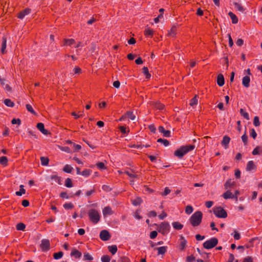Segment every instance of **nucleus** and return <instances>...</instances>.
<instances>
[{
  "label": "nucleus",
  "instance_id": "1",
  "mask_svg": "<svg viewBox=\"0 0 262 262\" xmlns=\"http://www.w3.org/2000/svg\"><path fill=\"white\" fill-rule=\"evenodd\" d=\"M195 148L194 145H188L181 146L179 149L176 150L174 152V155L179 159H182L183 157L193 150Z\"/></svg>",
  "mask_w": 262,
  "mask_h": 262
},
{
  "label": "nucleus",
  "instance_id": "2",
  "mask_svg": "<svg viewBox=\"0 0 262 262\" xmlns=\"http://www.w3.org/2000/svg\"><path fill=\"white\" fill-rule=\"evenodd\" d=\"M203 213L200 211L195 212L190 217L189 222L193 227L199 226L202 220Z\"/></svg>",
  "mask_w": 262,
  "mask_h": 262
},
{
  "label": "nucleus",
  "instance_id": "3",
  "mask_svg": "<svg viewBox=\"0 0 262 262\" xmlns=\"http://www.w3.org/2000/svg\"><path fill=\"white\" fill-rule=\"evenodd\" d=\"M90 220L94 224L98 223L100 219V215L98 211L95 209H91L88 211Z\"/></svg>",
  "mask_w": 262,
  "mask_h": 262
},
{
  "label": "nucleus",
  "instance_id": "4",
  "mask_svg": "<svg viewBox=\"0 0 262 262\" xmlns=\"http://www.w3.org/2000/svg\"><path fill=\"white\" fill-rule=\"evenodd\" d=\"M218 244V239L216 237H212L203 243V247L206 249H210L215 247Z\"/></svg>",
  "mask_w": 262,
  "mask_h": 262
},
{
  "label": "nucleus",
  "instance_id": "5",
  "mask_svg": "<svg viewBox=\"0 0 262 262\" xmlns=\"http://www.w3.org/2000/svg\"><path fill=\"white\" fill-rule=\"evenodd\" d=\"M170 225L168 222H164L161 223L157 228L158 231L162 234H167L170 230Z\"/></svg>",
  "mask_w": 262,
  "mask_h": 262
},
{
  "label": "nucleus",
  "instance_id": "6",
  "mask_svg": "<svg viewBox=\"0 0 262 262\" xmlns=\"http://www.w3.org/2000/svg\"><path fill=\"white\" fill-rule=\"evenodd\" d=\"M213 213L219 218H226L227 216V213L225 210L220 206L214 208Z\"/></svg>",
  "mask_w": 262,
  "mask_h": 262
},
{
  "label": "nucleus",
  "instance_id": "7",
  "mask_svg": "<svg viewBox=\"0 0 262 262\" xmlns=\"http://www.w3.org/2000/svg\"><path fill=\"white\" fill-rule=\"evenodd\" d=\"M50 243L49 239H43L41 241L40 247L43 251H47L49 250Z\"/></svg>",
  "mask_w": 262,
  "mask_h": 262
},
{
  "label": "nucleus",
  "instance_id": "8",
  "mask_svg": "<svg viewBox=\"0 0 262 262\" xmlns=\"http://www.w3.org/2000/svg\"><path fill=\"white\" fill-rule=\"evenodd\" d=\"M100 238L103 241H106L111 238V235L108 231L103 230L100 232Z\"/></svg>",
  "mask_w": 262,
  "mask_h": 262
},
{
  "label": "nucleus",
  "instance_id": "9",
  "mask_svg": "<svg viewBox=\"0 0 262 262\" xmlns=\"http://www.w3.org/2000/svg\"><path fill=\"white\" fill-rule=\"evenodd\" d=\"M256 165L254 164L253 161H249L248 162L246 169L247 171L253 172L256 170Z\"/></svg>",
  "mask_w": 262,
  "mask_h": 262
},
{
  "label": "nucleus",
  "instance_id": "10",
  "mask_svg": "<svg viewBox=\"0 0 262 262\" xmlns=\"http://www.w3.org/2000/svg\"><path fill=\"white\" fill-rule=\"evenodd\" d=\"M180 241H181L179 244V249L181 251H183L186 247L187 242L183 236H180Z\"/></svg>",
  "mask_w": 262,
  "mask_h": 262
},
{
  "label": "nucleus",
  "instance_id": "11",
  "mask_svg": "<svg viewBox=\"0 0 262 262\" xmlns=\"http://www.w3.org/2000/svg\"><path fill=\"white\" fill-rule=\"evenodd\" d=\"M36 127L37 129L44 135H48L49 134V132L47 129H45L44 124L42 123H38Z\"/></svg>",
  "mask_w": 262,
  "mask_h": 262
},
{
  "label": "nucleus",
  "instance_id": "12",
  "mask_svg": "<svg viewBox=\"0 0 262 262\" xmlns=\"http://www.w3.org/2000/svg\"><path fill=\"white\" fill-rule=\"evenodd\" d=\"M158 130L160 133H162L163 136L166 137H170V132L168 130H165L163 126H160Z\"/></svg>",
  "mask_w": 262,
  "mask_h": 262
},
{
  "label": "nucleus",
  "instance_id": "13",
  "mask_svg": "<svg viewBox=\"0 0 262 262\" xmlns=\"http://www.w3.org/2000/svg\"><path fill=\"white\" fill-rule=\"evenodd\" d=\"M102 212L104 216L113 214V211L110 206L104 207L102 210Z\"/></svg>",
  "mask_w": 262,
  "mask_h": 262
},
{
  "label": "nucleus",
  "instance_id": "14",
  "mask_svg": "<svg viewBox=\"0 0 262 262\" xmlns=\"http://www.w3.org/2000/svg\"><path fill=\"white\" fill-rule=\"evenodd\" d=\"M217 83L220 86H223L225 83L224 76L220 74L217 76Z\"/></svg>",
  "mask_w": 262,
  "mask_h": 262
},
{
  "label": "nucleus",
  "instance_id": "15",
  "mask_svg": "<svg viewBox=\"0 0 262 262\" xmlns=\"http://www.w3.org/2000/svg\"><path fill=\"white\" fill-rule=\"evenodd\" d=\"M250 77L248 76H245L243 78L242 84L245 87L248 88L250 85Z\"/></svg>",
  "mask_w": 262,
  "mask_h": 262
},
{
  "label": "nucleus",
  "instance_id": "16",
  "mask_svg": "<svg viewBox=\"0 0 262 262\" xmlns=\"http://www.w3.org/2000/svg\"><path fill=\"white\" fill-rule=\"evenodd\" d=\"M31 12V9H26L18 14V17L20 19H23L26 15L29 14Z\"/></svg>",
  "mask_w": 262,
  "mask_h": 262
},
{
  "label": "nucleus",
  "instance_id": "17",
  "mask_svg": "<svg viewBox=\"0 0 262 262\" xmlns=\"http://www.w3.org/2000/svg\"><path fill=\"white\" fill-rule=\"evenodd\" d=\"M230 141V138L228 136H225L223 137V140L222 141V144L223 145L225 146V148L226 149L228 148Z\"/></svg>",
  "mask_w": 262,
  "mask_h": 262
},
{
  "label": "nucleus",
  "instance_id": "18",
  "mask_svg": "<svg viewBox=\"0 0 262 262\" xmlns=\"http://www.w3.org/2000/svg\"><path fill=\"white\" fill-rule=\"evenodd\" d=\"M6 43H7L6 37L4 36L2 38V48H1V52L3 54H5L6 53Z\"/></svg>",
  "mask_w": 262,
  "mask_h": 262
},
{
  "label": "nucleus",
  "instance_id": "19",
  "mask_svg": "<svg viewBox=\"0 0 262 262\" xmlns=\"http://www.w3.org/2000/svg\"><path fill=\"white\" fill-rule=\"evenodd\" d=\"M223 197L225 199H233L234 198V195L230 191V190H227L226 192L223 194Z\"/></svg>",
  "mask_w": 262,
  "mask_h": 262
},
{
  "label": "nucleus",
  "instance_id": "20",
  "mask_svg": "<svg viewBox=\"0 0 262 262\" xmlns=\"http://www.w3.org/2000/svg\"><path fill=\"white\" fill-rule=\"evenodd\" d=\"M71 255L74 256L76 258H79L81 257L82 254L80 251L75 249L72 251Z\"/></svg>",
  "mask_w": 262,
  "mask_h": 262
},
{
  "label": "nucleus",
  "instance_id": "21",
  "mask_svg": "<svg viewBox=\"0 0 262 262\" xmlns=\"http://www.w3.org/2000/svg\"><path fill=\"white\" fill-rule=\"evenodd\" d=\"M235 183L234 181H232L231 179L228 180L224 184V187L226 189H227L230 187H232L234 186Z\"/></svg>",
  "mask_w": 262,
  "mask_h": 262
},
{
  "label": "nucleus",
  "instance_id": "22",
  "mask_svg": "<svg viewBox=\"0 0 262 262\" xmlns=\"http://www.w3.org/2000/svg\"><path fill=\"white\" fill-rule=\"evenodd\" d=\"M156 249L158 250V254H164L167 251V247L162 246L159 248H157Z\"/></svg>",
  "mask_w": 262,
  "mask_h": 262
},
{
  "label": "nucleus",
  "instance_id": "23",
  "mask_svg": "<svg viewBox=\"0 0 262 262\" xmlns=\"http://www.w3.org/2000/svg\"><path fill=\"white\" fill-rule=\"evenodd\" d=\"M172 225L176 230H181L183 227V225L178 222H174L172 223Z\"/></svg>",
  "mask_w": 262,
  "mask_h": 262
},
{
  "label": "nucleus",
  "instance_id": "24",
  "mask_svg": "<svg viewBox=\"0 0 262 262\" xmlns=\"http://www.w3.org/2000/svg\"><path fill=\"white\" fill-rule=\"evenodd\" d=\"M63 46H71L75 43V41L74 39H64Z\"/></svg>",
  "mask_w": 262,
  "mask_h": 262
},
{
  "label": "nucleus",
  "instance_id": "25",
  "mask_svg": "<svg viewBox=\"0 0 262 262\" xmlns=\"http://www.w3.org/2000/svg\"><path fill=\"white\" fill-rule=\"evenodd\" d=\"M153 30L149 28H147L144 30V35L147 37H152L153 36Z\"/></svg>",
  "mask_w": 262,
  "mask_h": 262
},
{
  "label": "nucleus",
  "instance_id": "26",
  "mask_svg": "<svg viewBox=\"0 0 262 262\" xmlns=\"http://www.w3.org/2000/svg\"><path fill=\"white\" fill-rule=\"evenodd\" d=\"M228 15L230 17L233 24H237L238 23V18L234 13L231 12H229Z\"/></svg>",
  "mask_w": 262,
  "mask_h": 262
},
{
  "label": "nucleus",
  "instance_id": "27",
  "mask_svg": "<svg viewBox=\"0 0 262 262\" xmlns=\"http://www.w3.org/2000/svg\"><path fill=\"white\" fill-rule=\"evenodd\" d=\"M108 249L113 255H114L117 251V247L116 245L109 246Z\"/></svg>",
  "mask_w": 262,
  "mask_h": 262
},
{
  "label": "nucleus",
  "instance_id": "28",
  "mask_svg": "<svg viewBox=\"0 0 262 262\" xmlns=\"http://www.w3.org/2000/svg\"><path fill=\"white\" fill-rule=\"evenodd\" d=\"M142 202V200L140 197H137L135 199L132 200V204L134 206H138L141 204Z\"/></svg>",
  "mask_w": 262,
  "mask_h": 262
},
{
  "label": "nucleus",
  "instance_id": "29",
  "mask_svg": "<svg viewBox=\"0 0 262 262\" xmlns=\"http://www.w3.org/2000/svg\"><path fill=\"white\" fill-rule=\"evenodd\" d=\"M0 80H1V83L4 86V88L6 91L10 92L11 91V89L7 83H6L5 80L4 79H1Z\"/></svg>",
  "mask_w": 262,
  "mask_h": 262
},
{
  "label": "nucleus",
  "instance_id": "30",
  "mask_svg": "<svg viewBox=\"0 0 262 262\" xmlns=\"http://www.w3.org/2000/svg\"><path fill=\"white\" fill-rule=\"evenodd\" d=\"M40 162L42 165L47 166L49 164V160L47 157H40Z\"/></svg>",
  "mask_w": 262,
  "mask_h": 262
},
{
  "label": "nucleus",
  "instance_id": "31",
  "mask_svg": "<svg viewBox=\"0 0 262 262\" xmlns=\"http://www.w3.org/2000/svg\"><path fill=\"white\" fill-rule=\"evenodd\" d=\"M142 73L145 75L146 78L149 79L151 75L149 73L147 67H144L142 69Z\"/></svg>",
  "mask_w": 262,
  "mask_h": 262
},
{
  "label": "nucleus",
  "instance_id": "32",
  "mask_svg": "<svg viewBox=\"0 0 262 262\" xmlns=\"http://www.w3.org/2000/svg\"><path fill=\"white\" fill-rule=\"evenodd\" d=\"M241 115L246 119L249 120V116L248 113L246 112L244 109L241 108L239 111Z\"/></svg>",
  "mask_w": 262,
  "mask_h": 262
},
{
  "label": "nucleus",
  "instance_id": "33",
  "mask_svg": "<svg viewBox=\"0 0 262 262\" xmlns=\"http://www.w3.org/2000/svg\"><path fill=\"white\" fill-rule=\"evenodd\" d=\"M73 169V167L68 164L66 165L63 168V170L67 173H71Z\"/></svg>",
  "mask_w": 262,
  "mask_h": 262
},
{
  "label": "nucleus",
  "instance_id": "34",
  "mask_svg": "<svg viewBox=\"0 0 262 262\" xmlns=\"http://www.w3.org/2000/svg\"><path fill=\"white\" fill-rule=\"evenodd\" d=\"M26 192L25 189L24 188V185H21L20 186V190L18 191H16L15 194L17 196H21L22 194H25Z\"/></svg>",
  "mask_w": 262,
  "mask_h": 262
},
{
  "label": "nucleus",
  "instance_id": "35",
  "mask_svg": "<svg viewBox=\"0 0 262 262\" xmlns=\"http://www.w3.org/2000/svg\"><path fill=\"white\" fill-rule=\"evenodd\" d=\"M5 104L8 107H13L14 103L9 99H6L4 101Z\"/></svg>",
  "mask_w": 262,
  "mask_h": 262
},
{
  "label": "nucleus",
  "instance_id": "36",
  "mask_svg": "<svg viewBox=\"0 0 262 262\" xmlns=\"http://www.w3.org/2000/svg\"><path fill=\"white\" fill-rule=\"evenodd\" d=\"M8 159L5 156H3L0 158V164L6 166L8 164Z\"/></svg>",
  "mask_w": 262,
  "mask_h": 262
},
{
  "label": "nucleus",
  "instance_id": "37",
  "mask_svg": "<svg viewBox=\"0 0 262 262\" xmlns=\"http://www.w3.org/2000/svg\"><path fill=\"white\" fill-rule=\"evenodd\" d=\"M235 8L239 11L244 12V9L241 4L238 3H234Z\"/></svg>",
  "mask_w": 262,
  "mask_h": 262
},
{
  "label": "nucleus",
  "instance_id": "38",
  "mask_svg": "<svg viewBox=\"0 0 262 262\" xmlns=\"http://www.w3.org/2000/svg\"><path fill=\"white\" fill-rule=\"evenodd\" d=\"M125 114L127 118H130L132 120L135 119L136 116L133 112L127 111Z\"/></svg>",
  "mask_w": 262,
  "mask_h": 262
},
{
  "label": "nucleus",
  "instance_id": "39",
  "mask_svg": "<svg viewBox=\"0 0 262 262\" xmlns=\"http://www.w3.org/2000/svg\"><path fill=\"white\" fill-rule=\"evenodd\" d=\"M26 226L23 223H19L16 225V228L17 230L24 231L25 229Z\"/></svg>",
  "mask_w": 262,
  "mask_h": 262
},
{
  "label": "nucleus",
  "instance_id": "40",
  "mask_svg": "<svg viewBox=\"0 0 262 262\" xmlns=\"http://www.w3.org/2000/svg\"><path fill=\"white\" fill-rule=\"evenodd\" d=\"M65 186L67 187L71 188L73 187V183L70 178H67L65 181Z\"/></svg>",
  "mask_w": 262,
  "mask_h": 262
},
{
  "label": "nucleus",
  "instance_id": "41",
  "mask_svg": "<svg viewBox=\"0 0 262 262\" xmlns=\"http://www.w3.org/2000/svg\"><path fill=\"white\" fill-rule=\"evenodd\" d=\"M83 258L84 260H88L91 261L93 259L92 256L87 252L84 253Z\"/></svg>",
  "mask_w": 262,
  "mask_h": 262
},
{
  "label": "nucleus",
  "instance_id": "42",
  "mask_svg": "<svg viewBox=\"0 0 262 262\" xmlns=\"http://www.w3.org/2000/svg\"><path fill=\"white\" fill-rule=\"evenodd\" d=\"M125 173L128 176H129L131 178H137L138 177V175L134 173V171L132 172H129V171H125Z\"/></svg>",
  "mask_w": 262,
  "mask_h": 262
},
{
  "label": "nucleus",
  "instance_id": "43",
  "mask_svg": "<svg viewBox=\"0 0 262 262\" xmlns=\"http://www.w3.org/2000/svg\"><path fill=\"white\" fill-rule=\"evenodd\" d=\"M96 166L100 170H104L106 169L104 163L103 162H98L96 164Z\"/></svg>",
  "mask_w": 262,
  "mask_h": 262
},
{
  "label": "nucleus",
  "instance_id": "44",
  "mask_svg": "<svg viewBox=\"0 0 262 262\" xmlns=\"http://www.w3.org/2000/svg\"><path fill=\"white\" fill-rule=\"evenodd\" d=\"M63 252L61 251L58 252L57 253H54L53 254V257L55 259H58L61 258L63 256Z\"/></svg>",
  "mask_w": 262,
  "mask_h": 262
},
{
  "label": "nucleus",
  "instance_id": "45",
  "mask_svg": "<svg viewBox=\"0 0 262 262\" xmlns=\"http://www.w3.org/2000/svg\"><path fill=\"white\" fill-rule=\"evenodd\" d=\"M91 172H92L91 170L88 169H85L82 171L81 174H82L83 176H84V177H88L90 175Z\"/></svg>",
  "mask_w": 262,
  "mask_h": 262
},
{
  "label": "nucleus",
  "instance_id": "46",
  "mask_svg": "<svg viewBox=\"0 0 262 262\" xmlns=\"http://www.w3.org/2000/svg\"><path fill=\"white\" fill-rule=\"evenodd\" d=\"M193 207L190 205H188L185 208V212L188 214H191L193 212Z\"/></svg>",
  "mask_w": 262,
  "mask_h": 262
},
{
  "label": "nucleus",
  "instance_id": "47",
  "mask_svg": "<svg viewBox=\"0 0 262 262\" xmlns=\"http://www.w3.org/2000/svg\"><path fill=\"white\" fill-rule=\"evenodd\" d=\"M157 142L163 143L165 146H167L169 144V142L167 140L163 139L162 138L158 139Z\"/></svg>",
  "mask_w": 262,
  "mask_h": 262
},
{
  "label": "nucleus",
  "instance_id": "48",
  "mask_svg": "<svg viewBox=\"0 0 262 262\" xmlns=\"http://www.w3.org/2000/svg\"><path fill=\"white\" fill-rule=\"evenodd\" d=\"M176 34V28L174 27L172 28L169 32L168 35L169 36L174 37Z\"/></svg>",
  "mask_w": 262,
  "mask_h": 262
},
{
  "label": "nucleus",
  "instance_id": "49",
  "mask_svg": "<svg viewBox=\"0 0 262 262\" xmlns=\"http://www.w3.org/2000/svg\"><path fill=\"white\" fill-rule=\"evenodd\" d=\"M119 129L123 134H127L129 132V130L127 129L126 127L124 126H120Z\"/></svg>",
  "mask_w": 262,
  "mask_h": 262
},
{
  "label": "nucleus",
  "instance_id": "50",
  "mask_svg": "<svg viewBox=\"0 0 262 262\" xmlns=\"http://www.w3.org/2000/svg\"><path fill=\"white\" fill-rule=\"evenodd\" d=\"M155 106L156 108L159 110H162L164 107V105L160 102H156L155 103Z\"/></svg>",
  "mask_w": 262,
  "mask_h": 262
},
{
  "label": "nucleus",
  "instance_id": "51",
  "mask_svg": "<svg viewBox=\"0 0 262 262\" xmlns=\"http://www.w3.org/2000/svg\"><path fill=\"white\" fill-rule=\"evenodd\" d=\"M51 179L52 180H54L55 181H56L59 185L61 184L60 178L58 176L52 175L51 176Z\"/></svg>",
  "mask_w": 262,
  "mask_h": 262
},
{
  "label": "nucleus",
  "instance_id": "52",
  "mask_svg": "<svg viewBox=\"0 0 262 262\" xmlns=\"http://www.w3.org/2000/svg\"><path fill=\"white\" fill-rule=\"evenodd\" d=\"M197 103H198V99H197L196 96L194 97L190 100V105L191 106H193L194 105H196Z\"/></svg>",
  "mask_w": 262,
  "mask_h": 262
},
{
  "label": "nucleus",
  "instance_id": "53",
  "mask_svg": "<svg viewBox=\"0 0 262 262\" xmlns=\"http://www.w3.org/2000/svg\"><path fill=\"white\" fill-rule=\"evenodd\" d=\"M253 124L255 126H259L260 125V122L259 118L257 116H255L253 119Z\"/></svg>",
  "mask_w": 262,
  "mask_h": 262
},
{
  "label": "nucleus",
  "instance_id": "54",
  "mask_svg": "<svg viewBox=\"0 0 262 262\" xmlns=\"http://www.w3.org/2000/svg\"><path fill=\"white\" fill-rule=\"evenodd\" d=\"M26 108L28 112H30L31 113H32L33 114H35V112L34 111L32 106L30 104H26Z\"/></svg>",
  "mask_w": 262,
  "mask_h": 262
},
{
  "label": "nucleus",
  "instance_id": "55",
  "mask_svg": "<svg viewBox=\"0 0 262 262\" xmlns=\"http://www.w3.org/2000/svg\"><path fill=\"white\" fill-rule=\"evenodd\" d=\"M63 207L66 209H71L74 207V205L72 203H66L63 205Z\"/></svg>",
  "mask_w": 262,
  "mask_h": 262
},
{
  "label": "nucleus",
  "instance_id": "56",
  "mask_svg": "<svg viewBox=\"0 0 262 262\" xmlns=\"http://www.w3.org/2000/svg\"><path fill=\"white\" fill-rule=\"evenodd\" d=\"M73 71L75 74H80L82 72L81 69L79 67H75L73 69Z\"/></svg>",
  "mask_w": 262,
  "mask_h": 262
},
{
  "label": "nucleus",
  "instance_id": "57",
  "mask_svg": "<svg viewBox=\"0 0 262 262\" xmlns=\"http://www.w3.org/2000/svg\"><path fill=\"white\" fill-rule=\"evenodd\" d=\"M242 140L244 145H247L248 143V136L246 135V133L242 136Z\"/></svg>",
  "mask_w": 262,
  "mask_h": 262
},
{
  "label": "nucleus",
  "instance_id": "58",
  "mask_svg": "<svg viewBox=\"0 0 262 262\" xmlns=\"http://www.w3.org/2000/svg\"><path fill=\"white\" fill-rule=\"evenodd\" d=\"M101 261L102 262H110V257L107 255H103L101 257Z\"/></svg>",
  "mask_w": 262,
  "mask_h": 262
},
{
  "label": "nucleus",
  "instance_id": "59",
  "mask_svg": "<svg viewBox=\"0 0 262 262\" xmlns=\"http://www.w3.org/2000/svg\"><path fill=\"white\" fill-rule=\"evenodd\" d=\"M195 259V257L193 255H191L190 256H188L186 257V261L187 262H192Z\"/></svg>",
  "mask_w": 262,
  "mask_h": 262
},
{
  "label": "nucleus",
  "instance_id": "60",
  "mask_svg": "<svg viewBox=\"0 0 262 262\" xmlns=\"http://www.w3.org/2000/svg\"><path fill=\"white\" fill-rule=\"evenodd\" d=\"M119 262H130V260L127 257L122 256L120 257Z\"/></svg>",
  "mask_w": 262,
  "mask_h": 262
},
{
  "label": "nucleus",
  "instance_id": "61",
  "mask_svg": "<svg viewBox=\"0 0 262 262\" xmlns=\"http://www.w3.org/2000/svg\"><path fill=\"white\" fill-rule=\"evenodd\" d=\"M233 237L235 240H238L241 238V235L237 231H234Z\"/></svg>",
  "mask_w": 262,
  "mask_h": 262
},
{
  "label": "nucleus",
  "instance_id": "62",
  "mask_svg": "<svg viewBox=\"0 0 262 262\" xmlns=\"http://www.w3.org/2000/svg\"><path fill=\"white\" fill-rule=\"evenodd\" d=\"M250 136L253 139H255L257 136V134L254 128H252L250 130Z\"/></svg>",
  "mask_w": 262,
  "mask_h": 262
},
{
  "label": "nucleus",
  "instance_id": "63",
  "mask_svg": "<svg viewBox=\"0 0 262 262\" xmlns=\"http://www.w3.org/2000/svg\"><path fill=\"white\" fill-rule=\"evenodd\" d=\"M157 235L158 233L156 231H152L150 233V238L151 239H154L157 237Z\"/></svg>",
  "mask_w": 262,
  "mask_h": 262
},
{
  "label": "nucleus",
  "instance_id": "64",
  "mask_svg": "<svg viewBox=\"0 0 262 262\" xmlns=\"http://www.w3.org/2000/svg\"><path fill=\"white\" fill-rule=\"evenodd\" d=\"M243 262H253V259L251 257L247 256L244 259Z\"/></svg>",
  "mask_w": 262,
  "mask_h": 262
}]
</instances>
